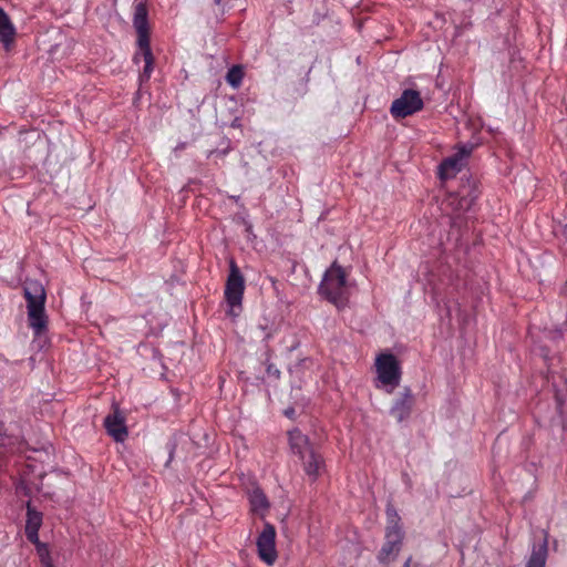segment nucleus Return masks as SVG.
<instances>
[{
	"label": "nucleus",
	"mask_w": 567,
	"mask_h": 567,
	"mask_svg": "<svg viewBox=\"0 0 567 567\" xmlns=\"http://www.w3.org/2000/svg\"><path fill=\"white\" fill-rule=\"evenodd\" d=\"M16 28L8 14L0 8V42L8 50L14 40Z\"/></svg>",
	"instance_id": "nucleus-15"
},
{
	"label": "nucleus",
	"mask_w": 567,
	"mask_h": 567,
	"mask_svg": "<svg viewBox=\"0 0 567 567\" xmlns=\"http://www.w3.org/2000/svg\"><path fill=\"white\" fill-rule=\"evenodd\" d=\"M24 296L28 301V318L30 327L40 333L47 326L44 313L45 291L38 281H29L24 287Z\"/></svg>",
	"instance_id": "nucleus-4"
},
{
	"label": "nucleus",
	"mask_w": 567,
	"mask_h": 567,
	"mask_svg": "<svg viewBox=\"0 0 567 567\" xmlns=\"http://www.w3.org/2000/svg\"><path fill=\"white\" fill-rule=\"evenodd\" d=\"M245 290V280L234 261L225 288V298L229 306L228 315L237 317L241 310V300Z\"/></svg>",
	"instance_id": "nucleus-6"
},
{
	"label": "nucleus",
	"mask_w": 567,
	"mask_h": 567,
	"mask_svg": "<svg viewBox=\"0 0 567 567\" xmlns=\"http://www.w3.org/2000/svg\"><path fill=\"white\" fill-rule=\"evenodd\" d=\"M285 414L288 416V417H291L292 414H293V410L292 409H288L285 411Z\"/></svg>",
	"instance_id": "nucleus-22"
},
{
	"label": "nucleus",
	"mask_w": 567,
	"mask_h": 567,
	"mask_svg": "<svg viewBox=\"0 0 567 567\" xmlns=\"http://www.w3.org/2000/svg\"><path fill=\"white\" fill-rule=\"evenodd\" d=\"M301 462L303 471L311 480H317L323 471V461L315 451L308 453Z\"/></svg>",
	"instance_id": "nucleus-14"
},
{
	"label": "nucleus",
	"mask_w": 567,
	"mask_h": 567,
	"mask_svg": "<svg viewBox=\"0 0 567 567\" xmlns=\"http://www.w3.org/2000/svg\"><path fill=\"white\" fill-rule=\"evenodd\" d=\"M403 567H427V566L423 565L421 561L413 560L412 558H408L406 561L404 563Z\"/></svg>",
	"instance_id": "nucleus-21"
},
{
	"label": "nucleus",
	"mask_w": 567,
	"mask_h": 567,
	"mask_svg": "<svg viewBox=\"0 0 567 567\" xmlns=\"http://www.w3.org/2000/svg\"><path fill=\"white\" fill-rule=\"evenodd\" d=\"M347 271L336 262L326 271L319 290L329 301L338 308L344 307L350 295V285Z\"/></svg>",
	"instance_id": "nucleus-2"
},
{
	"label": "nucleus",
	"mask_w": 567,
	"mask_h": 567,
	"mask_svg": "<svg viewBox=\"0 0 567 567\" xmlns=\"http://www.w3.org/2000/svg\"><path fill=\"white\" fill-rule=\"evenodd\" d=\"M414 403L413 395L409 389H405L401 395L396 399L393 406L391 408V415H393L399 422L408 419Z\"/></svg>",
	"instance_id": "nucleus-12"
},
{
	"label": "nucleus",
	"mask_w": 567,
	"mask_h": 567,
	"mask_svg": "<svg viewBox=\"0 0 567 567\" xmlns=\"http://www.w3.org/2000/svg\"><path fill=\"white\" fill-rule=\"evenodd\" d=\"M375 388L391 394L401 382V364L398 358L389 352L377 355L374 361Z\"/></svg>",
	"instance_id": "nucleus-3"
},
{
	"label": "nucleus",
	"mask_w": 567,
	"mask_h": 567,
	"mask_svg": "<svg viewBox=\"0 0 567 567\" xmlns=\"http://www.w3.org/2000/svg\"><path fill=\"white\" fill-rule=\"evenodd\" d=\"M244 78V71L240 66L235 65L229 69L226 80L233 87H238L241 84Z\"/></svg>",
	"instance_id": "nucleus-19"
},
{
	"label": "nucleus",
	"mask_w": 567,
	"mask_h": 567,
	"mask_svg": "<svg viewBox=\"0 0 567 567\" xmlns=\"http://www.w3.org/2000/svg\"><path fill=\"white\" fill-rule=\"evenodd\" d=\"M472 150V146L462 145L453 155L445 158L440 165V177L442 179L454 177L464 167Z\"/></svg>",
	"instance_id": "nucleus-9"
},
{
	"label": "nucleus",
	"mask_w": 567,
	"mask_h": 567,
	"mask_svg": "<svg viewBox=\"0 0 567 567\" xmlns=\"http://www.w3.org/2000/svg\"><path fill=\"white\" fill-rule=\"evenodd\" d=\"M423 100L419 91L406 89L392 102L391 114L395 118H404L423 109Z\"/></svg>",
	"instance_id": "nucleus-7"
},
{
	"label": "nucleus",
	"mask_w": 567,
	"mask_h": 567,
	"mask_svg": "<svg viewBox=\"0 0 567 567\" xmlns=\"http://www.w3.org/2000/svg\"><path fill=\"white\" fill-rule=\"evenodd\" d=\"M42 564H43L44 567H53L51 560H44L43 559Z\"/></svg>",
	"instance_id": "nucleus-23"
},
{
	"label": "nucleus",
	"mask_w": 567,
	"mask_h": 567,
	"mask_svg": "<svg viewBox=\"0 0 567 567\" xmlns=\"http://www.w3.org/2000/svg\"><path fill=\"white\" fill-rule=\"evenodd\" d=\"M290 450L298 455L300 460H305L308 453L312 452L308 437L298 429H293L288 433Z\"/></svg>",
	"instance_id": "nucleus-13"
},
{
	"label": "nucleus",
	"mask_w": 567,
	"mask_h": 567,
	"mask_svg": "<svg viewBox=\"0 0 567 567\" xmlns=\"http://www.w3.org/2000/svg\"><path fill=\"white\" fill-rule=\"evenodd\" d=\"M134 28L137 32L138 52L134 56V61L144 62L143 72L140 76L141 81H147L153 72L154 59L150 48L147 9L144 3L140 2L135 6Z\"/></svg>",
	"instance_id": "nucleus-1"
},
{
	"label": "nucleus",
	"mask_w": 567,
	"mask_h": 567,
	"mask_svg": "<svg viewBox=\"0 0 567 567\" xmlns=\"http://www.w3.org/2000/svg\"><path fill=\"white\" fill-rule=\"evenodd\" d=\"M214 2L219 6L221 3V0H214Z\"/></svg>",
	"instance_id": "nucleus-24"
},
{
	"label": "nucleus",
	"mask_w": 567,
	"mask_h": 567,
	"mask_svg": "<svg viewBox=\"0 0 567 567\" xmlns=\"http://www.w3.org/2000/svg\"><path fill=\"white\" fill-rule=\"evenodd\" d=\"M386 517L388 527L385 532V543L383 544L378 556L381 563H388L396 557L400 551L403 538L402 530L399 525V516L395 511L388 508Z\"/></svg>",
	"instance_id": "nucleus-5"
},
{
	"label": "nucleus",
	"mask_w": 567,
	"mask_h": 567,
	"mask_svg": "<svg viewBox=\"0 0 567 567\" xmlns=\"http://www.w3.org/2000/svg\"><path fill=\"white\" fill-rule=\"evenodd\" d=\"M248 498L251 511L260 516H265L269 508V502L259 487H254L248 491Z\"/></svg>",
	"instance_id": "nucleus-16"
},
{
	"label": "nucleus",
	"mask_w": 567,
	"mask_h": 567,
	"mask_svg": "<svg viewBox=\"0 0 567 567\" xmlns=\"http://www.w3.org/2000/svg\"><path fill=\"white\" fill-rule=\"evenodd\" d=\"M104 425L107 433L117 442H123L127 437V429L125 426L124 416L118 409H115L113 414H110L104 420Z\"/></svg>",
	"instance_id": "nucleus-11"
},
{
	"label": "nucleus",
	"mask_w": 567,
	"mask_h": 567,
	"mask_svg": "<svg viewBox=\"0 0 567 567\" xmlns=\"http://www.w3.org/2000/svg\"><path fill=\"white\" fill-rule=\"evenodd\" d=\"M42 525V514L38 511H35L30 503L27 506V522H25V535L27 538L34 544L35 546H39L40 548L43 547V543L39 539V529Z\"/></svg>",
	"instance_id": "nucleus-10"
},
{
	"label": "nucleus",
	"mask_w": 567,
	"mask_h": 567,
	"mask_svg": "<svg viewBox=\"0 0 567 567\" xmlns=\"http://www.w3.org/2000/svg\"><path fill=\"white\" fill-rule=\"evenodd\" d=\"M256 544L259 558L269 566L274 565L278 554L276 549V529L271 524H265Z\"/></svg>",
	"instance_id": "nucleus-8"
},
{
	"label": "nucleus",
	"mask_w": 567,
	"mask_h": 567,
	"mask_svg": "<svg viewBox=\"0 0 567 567\" xmlns=\"http://www.w3.org/2000/svg\"><path fill=\"white\" fill-rule=\"evenodd\" d=\"M37 549L39 551V555L41 556V560L43 561L44 560H50V557H49V550L47 548V546L43 544V547L40 548L39 546H37Z\"/></svg>",
	"instance_id": "nucleus-20"
},
{
	"label": "nucleus",
	"mask_w": 567,
	"mask_h": 567,
	"mask_svg": "<svg viewBox=\"0 0 567 567\" xmlns=\"http://www.w3.org/2000/svg\"><path fill=\"white\" fill-rule=\"evenodd\" d=\"M461 195L462 198L458 200L456 209L468 210L477 198L478 192L474 186L467 184L462 187Z\"/></svg>",
	"instance_id": "nucleus-17"
},
{
	"label": "nucleus",
	"mask_w": 567,
	"mask_h": 567,
	"mask_svg": "<svg viewBox=\"0 0 567 567\" xmlns=\"http://www.w3.org/2000/svg\"><path fill=\"white\" fill-rule=\"evenodd\" d=\"M547 559V539L545 538L543 544L534 549L526 567H545Z\"/></svg>",
	"instance_id": "nucleus-18"
}]
</instances>
